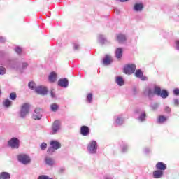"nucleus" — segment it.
I'll return each instance as SVG.
<instances>
[{
    "label": "nucleus",
    "instance_id": "nucleus-1",
    "mask_svg": "<svg viewBox=\"0 0 179 179\" xmlns=\"http://www.w3.org/2000/svg\"><path fill=\"white\" fill-rule=\"evenodd\" d=\"M144 94H145V96H148V97H152L154 94H157V96H161L162 99H166V97L169 96L167 90H162L161 87L159 86H155L154 92H152L150 87H145Z\"/></svg>",
    "mask_w": 179,
    "mask_h": 179
},
{
    "label": "nucleus",
    "instance_id": "nucleus-2",
    "mask_svg": "<svg viewBox=\"0 0 179 179\" xmlns=\"http://www.w3.org/2000/svg\"><path fill=\"white\" fill-rule=\"evenodd\" d=\"M30 112V104L28 103H24L22 105L21 110H20V117L21 118H25L27 115H29Z\"/></svg>",
    "mask_w": 179,
    "mask_h": 179
},
{
    "label": "nucleus",
    "instance_id": "nucleus-3",
    "mask_svg": "<svg viewBox=\"0 0 179 179\" xmlns=\"http://www.w3.org/2000/svg\"><path fill=\"white\" fill-rule=\"evenodd\" d=\"M28 64L27 62H23L22 67H19V62L17 61H10V68H13L14 69H17V71H22V69L27 68Z\"/></svg>",
    "mask_w": 179,
    "mask_h": 179
},
{
    "label": "nucleus",
    "instance_id": "nucleus-4",
    "mask_svg": "<svg viewBox=\"0 0 179 179\" xmlns=\"http://www.w3.org/2000/svg\"><path fill=\"white\" fill-rule=\"evenodd\" d=\"M17 158L20 162H22V164H30L31 161L30 156L27 154H19Z\"/></svg>",
    "mask_w": 179,
    "mask_h": 179
},
{
    "label": "nucleus",
    "instance_id": "nucleus-5",
    "mask_svg": "<svg viewBox=\"0 0 179 179\" xmlns=\"http://www.w3.org/2000/svg\"><path fill=\"white\" fill-rule=\"evenodd\" d=\"M98 149L97 143L95 141H92L87 145V150L90 153H96Z\"/></svg>",
    "mask_w": 179,
    "mask_h": 179
},
{
    "label": "nucleus",
    "instance_id": "nucleus-6",
    "mask_svg": "<svg viewBox=\"0 0 179 179\" xmlns=\"http://www.w3.org/2000/svg\"><path fill=\"white\" fill-rule=\"evenodd\" d=\"M136 69V66L135 64H128V65H125L124 68V72L130 75L131 73H134Z\"/></svg>",
    "mask_w": 179,
    "mask_h": 179
},
{
    "label": "nucleus",
    "instance_id": "nucleus-7",
    "mask_svg": "<svg viewBox=\"0 0 179 179\" xmlns=\"http://www.w3.org/2000/svg\"><path fill=\"white\" fill-rule=\"evenodd\" d=\"M8 146L12 148V149H18L20 146V141L17 138H12L10 141H8Z\"/></svg>",
    "mask_w": 179,
    "mask_h": 179
},
{
    "label": "nucleus",
    "instance_id": "nucleus-8",
    "mask_svg": "<svg viewBox=\"0 0 179 179\" xmlns=\"http://www.w3.org/2000/svg\"><path fill=\"white\" fill-rule=\"evenodd\" d=\"M43 110L42 108H35L34 113L33 114V119L36 120H41L43 117Z\"/></svg>",
    "mask_w": 179,
    "mask_h": 179
},
{
    "label": "nucleus",
    "instance_id": "nucleus-9",
    "mask_svg": "<svg viewBox=\"0 0 179 179\" xmlns=\"http://www.w3.org/2000/svg\"><path fill=\"white\" fill-rule=\"evenodd\" d=\"M60 127H61V124L59 121H55L52 127V131H50V134L55 135L56 134H57V132L60 129Z\"/></svg>",
    "mask_w": 179,
    "mask_h": 179
},
{
    "label": "nucleus",
    "instance_id": "nucleus-10",
    "mask_svg": "<svg viewBox=\"0 0 179 179\" xmlns=\"http://www.w3.org/2000/svg\"><path fill=\"white\" fill-rule=\"evenodd\" d=\"M35 92L38 93V94H47L48 89L45 86H38L36 87Z\"/></svg>",
    "mask_w": 179,
    "mask_h": 179
},
{
    "label": "nucleus",
    "instance_id": "nucleus-11",
    "mask_svg": "<svg viewBox=\"0 0 179 179\" xmlns=\"http://www.w3.org/2000/svg\"><path fill=\"white\" fill-rule=\"evenodd\" d=\"M80 133H81V135H83V136H87L88 135H90V131L89 127H86V126L81 127Z\"/></svg>",
    "mask_w": 179,
    "mask_h": 179
},
{
    "label": "nucleus",
    "instance_id": "nucleus-12",
    "mask_svg": "<svg viewBox=\"0 0 179 179\" xmlns=\"http://www.w3.org/2000/svg\"><path fill=\"white\" fill-rule=\"evenodd\" d=\"M136 76L137 78H140L142 80H147L148 78L147 76H145L141 71V69H137L135 72Z\"/></svg>",
    "mask_w": 179,
    "mask_h": 179
},
{
    "label": "nucleus",
    "instance_id": "nucleus-13",
    "mask_svg": "<svg viewBox=\"0 0 179 179\" xmlns=\"http://www.w3.org/2000/svg\"><path fill=\"white\" fill-rule=\"evenodd\" d=\"M156 168L157 169H159V171H162L164 174V171H165V169H166L167 165H166V164H164V162H159L157 163Z\"/></svg>",
    "mask_w": 179,
    "mask_h": 179
},
{
    "label": "nucleus",
    "instance_id": "nucleus-14",
    "mask_svg": "<svg viewBox=\"0 0 179 179\" xmlns=\"http://www.w3.org/2000/svg\"><path fill=\"white\" fill-rule=\"evenodd\" d=\"M50 146H53L54 152H55V150H57V149H60L61 143L57 142V141H52L50 142Z\"/></svg>",
    "mask_w": 179,
    "mask_h": 179
},
{
    "label": "nucleus",
    "instance_id": "nucleus-15",
    "mask_svg": "<svg viewBox=\"0 0 179 179\" xmlns=\"http://www.w3.org/2000/svg\"><path fill=\"white\" fill-rule=\"evenodd\" d=\"M58 85L63 87H67L69 85V80L66 78H64V79H59L58 82Z\"/></svg>",
    "mask_w": 179,
    "mask_h": 179
},
{
    "label": "nucleus",
    "instance_id": "nucleus-16",
    "mask_svg": "<svg viewBox=\"0 0 179 179\" xmlns=\"http://www.w3.org/2000/svg\"><path fill=\"white\" fill-rule=\"evenodd\" d=\"M163 175H164V172H162V171H160V169H157V171H154L153 172V176L154 178H162Z\"/></svg>",
    "mask_w": 179,
    "mask_h": 179
},
{
    "label": "nucleus",
    "instance_id": "nucleus-17",
    "mask_svg": "<svg viewBox=\"0 0 179 179\" xmlns=\"http://www.w3.org/2000/svg\"><path fill=\"white\" fill-rule=\"evenodd\" d=\"M10 172H0V179H10Z\"/></svg>",
    "mask_w": 179,
    "mask_h": 179
},
{
    "label": "nucleus",
    "instance_id": "nucleus-18",
    "mask_svg": "<svg viewBox=\"0 0 179 179\" xmlns=\"http://www.w3.org/2000/svg\"><path fill=\"white\" fill-rule=\"evenodd\" d=\"M57 73L56 72H50L48 76V80L50 82H55L57 80Z\"/></svg>",
    "mask_w": 179,
    "mask_h": 179
},
{
    "label": "nucleus",
    "instance_id": "nucleus-19",
    "mask_svg": "<svg viewBox=\"0 0 179 179\" xmlns=\"http://www.w3.org/2000/svg\"><path fill=\"white\" fill-rule=\"evenodd\" d=\"M126 39L125 35H122V34L117 35V41L119 42V43H123L125 42Z\"/></svg>",
    "mask_w": 179,
    "mask_h": 179
},
{
    "label": "nucleus",
    "instance_id": "nucleus-20",
    "mask_svg": "<svg viewBox=\"0 0 179 179\" xmlns=\"http://www.w3.org/2000/svg\"><path fill=\"white\" fill-rule=\"evenodd\" d=\"M111 62V57L110 55H106L103 58V64L105 65H108Z\"/></svg>",
    "mask_w": 179,
    "mask_h": 179
},
{
    "label": "nucleus",
    "instance_id": "nucleus-21",
    "mask_svg": "<svg viewBox=\"0 0 179 179\" xmlns=\"http://www.w3.org/2000/svg\"><path fill=\"white\" fill-rule=\"evenodd\" d=\"M116 83L119 85V86H122L124 83V80L122 76H117L116 77Z\"/></svg>",
    "mask_w": 179,
    "mask_h": 179
},
{
    "label": "nucleus",
    "instance_id": "nucleus-22",
    "mask_svg": "<svg viewBox=\"0 0 179 179\" xmlns=\"http://www.w3.org/2000/svg\"><path fill=\"white\" fill-rule=\"evenodd\" d=\"M122 48H117L116 49V51H115V56L117 58L120 59L121 58L122 55Z\"/></svg>",
    "mask_w": 179,
    "mask_h": 179
},
{
    "label": "nucleus",
    "instance_id": "nucleus-23",
    "mask_svg": "<svg viewBox=\"0 0 179 179\" xmlns=\"http://www.w3.org/2000/svg\"><path fill=\"white\" fill-rule=\"evenodd\" d=\"M45 161L48 165H54L55 164L53 158H51L50 157H45Z\"/></svg>",
    "mask_w": 179,
    "mask_h": 179
},
{
    "label": "nucleus",
    "instance_id": "nucleus-24",
    "mask_svg": "<svg viewBox=\"0 0 179 179\" xmlns=\"http://www.w3.org/2000/svg\"><path fill=\"white\" fill-rule=\"evenodd\" d=\"M143 8V4L142 3H136L134 6L135 11H142Z\"/></svg>",
    "mask_w": 179,
    "mask_h": 179
},
{
    "label": "nucleus",
    "instance_id": "nucleus-25",
    "mask_svg": "<svg viewBox=\"0 0 179 179\" xmlns=\"http://www.w3.org/2000/svg\"><path fill=\"white\" fill-rule=\"evenodd\" d=\"M3 105L4 107H10L12 106V101L7 99L3 101Z\"/></svg>",
    "mask_w": 179,
    "mask_h": 179
},
{
    "label": "nucleus",
    "instance_id": "nucleus-26",
    "mask_svg": "<svg viewBox=\"0 0 179 179\" xmlns=\"http://www.w3.org/2000/svg\"><path fill=\"white\" fill-rule=\"evenodd\" d=\"M98 41L100 43H106V39L105 38V36H103V35H99L98 37Z\"/></svg>",
    "mask_w": 179,
    "mask_h": 179
},
{
    "label": "nucleus",
    "instance_id": "nucleus-27",
    "mask_svg": "<svg viewBox=\"0 0 179 179\" xmlns=\"http://www.w3.org/2000/svg\"><path fill=\"white\" fill-rule=\"evenodd\" d=\"M166 120H167L166 117H164V115H161L158 118V122H159V124H163L164 122H165V121H166Z\"/></svg>",
    "mask_w": 179,
    "mask_h": 179
},
{
    "label": "nucleus",
    "instance_id": "nucleus-28",
    "mask_svg": "<svg viewBox=\"0 0 179 179\" xmlns=\"http://www.w3.org/2000/svg\"><path fill=\"white\" fill-rule=\"evenodd\" d=\"M145 118H146V114H145V111H141V113L140 117H138V120L140 121H145Z\"/></svg>",
    "mask_w": 179,
    "mask_h": 179
},
{
    "label": "nucleus",
    "instance_id": "nucleus-29",
    "mask_svg": "<svg viewBox=\"0 0 179 179\" xmlns=\"http://www.w3.org/2000/svg\"><path fill=\"white\" fill-rule=\"evenodd\" d=\"M124 122V120L122 118V117H117V118L116 119V124L117 125H122Z\"/></svg>",
    "mask_w": 179,
    "mask_h": 179
},
{
    "label": "nucleus",
    "instance_id": "nucleus-30",
    "mask_svg": "<svg viewBox=\"0 0 179 179\" xmlns=\"http://www.w3.org/2000/svg\"><path fill=\"white\" fill-rule=\"evenodd\" d=\"M54 145H51V147H48L47 150V153L48 154H52L54 153Z\"/></svg>",
    "mask_w": 179,
    "mask_h": 179
},
{
    "label": "nucleus",
    "instance_id": "nucleus-31",
    "mask_svg": "<svg viewBox=\"0 0 179 179\" xmlns=\"http://www.w3.org/2000/svg\"><path fill=\"white\" fill-rule=\"evenodd\" d=\"M50 109L52 111H57L58 110L57 104H52L50 106Z\"/></svg>",
    "mask_w": 179,
    "mask_h": 179
},
{
    "label": "nucleus",
    "instance_id": "nucleus-32",
    "mask_svg": "<svg viewBox=\"0 0 179 179\" xmlns=\"http://www.w3.org/2000/svg\"><path fill=\"white\" fill-rule=\"evenodd\" d=\"M28 86L30 89H36V83H34V82H29Z\"/></svg>",
    "mask_w": 179,
    "mask_h": 179
},
{
    "label": "nucleus",
    "instance_id": "nucleus-33",
    "mask_svg": "<svg viewBox=\"0 0 179 179\" xmlns=\"http://www.w3.org/2000/svg\"><path fill=\"white\" fill-rule=\"evenodd\" d=\"M87 99L89 103H92L93 100V95L92 94V93H89V94H87Z\"/></svg>",
    "mask_w": 179,
    "mask_h": 179
},
{
    "label": "nucleus",
    "instance_id": "nucleus-34",
    "mask_svg": "<svg viewBox=\"0 0 179 179\" xmlns=\"http://www.w3.org/2000/svg\"><path fill=\"white\" fill-rule=\"evenodd\" d=\"M47 146H48L47 143H43L41 144L40 148H41V150H45V149H47Z\"/></svg>",
    "mask_w": 179,
    "mask_h": 179
},
{
    "label": "nucleus",
    "instance_id": "nucleus-35",
    "mask_svg": "<svg viewBox=\"0 0 179 179\" xmlns=\"http://www.w3.org/2000/svg\"><path fill=\"white\" fill-rule=\"evenodd\" d=\"M6 73L5 66H0V75H4Z\"/></svg>",
    "mask_w": 179,
    "mask_h": 179
},
{
    "label": "nucleus",
    "instance_id": "nucleus-36",
    "mask_svg": "<svg viewBox=\"0 0 179 179\" xmlns=\"http://www.w3.org/2000/svg\"><path fill=\"white\" fill-rule=\"evenodd\" d=\"M16 97H17L16 93L10 94V99H11V100H15Z\"/></svg>",
    "mask_w": 179,
    "mask_h": 179
},
{
    "label": "nucleus",
    "instance_id": "nucleus-37",
    "mask_svg": "<svg viewBox=\"0 0 179 179\" xmlns=\"http://www.w3.org/2000/svg\"><path fill=\"white\" fill-rule=\"evenodd\" d=\"M38 179H48V176L47 175H40Z\"/></svg>",
    "mask_w": 179,
    "mask_h": 179
},
{
    "label": "nucleus",
    "instance_id": "nucleus-38",
    "mask_svg": "<svg viewBox=\"0 0 179 179\" xmlns=\"http://www.w3.org/2000/svg\"><path fill=\"white\" fill-rule=\"evenodd\" d=\"M15 51H16V52H17V54H20V52H22V50L21 48H16Z\"/></svg>",
    "mask_w": 179,
    "mask_h": 179
},
{
    "label": "nucleus",
    "instance_id": "nucleus-39",
    "mask_svg": "<svg viewBox=\"0 0 179 179\" xmlns=\"http://www.w3.org/2000/svg\"><path fill=\"white\" fill-rule=\"evenodd\" d=\"M173 93H174V94L178 95L179 94V89H174Z\"/></svg>",
    "mask_w": 179,
    "mask_h": 179
},
{
    "label": "nucleus",
    "instance_id": "nucleus-40",
    "mask_svg": "<svg viewBox=\"0 0 179 179\" xmlns=\"http://www.w3.org/2000/svg\"><path fill=\"white\" fill-rule=\"evenodd\" d=\"M174 104H175V106H179V100H178V99H176L174 100Z\"/></svg>",
    "mask_w": 179,
    "mask_h": 179
},
{
    "label": "nucleus",
    "instance_id": "nucleus-41",
    "mask_svg": "<svg viewBox=\"0 0 179 179\" xmlns=\"http://www.w3.org/2000/svg\"><path fill=\"white\" fill-rule=\"evenodd\" d=\"M50 94H51L52 97H53V98L56 97V94L53 90H51Z\"/></svg>",
    "mask_w": 179,
    "mask_h": 179
},
{
    "label": "nucleus",
    "instance_id": "nucleus-42",
    "mask_svg": "<svg viewBox=\"0 0 179 179\" xmlns=\"http://www.w3.org/2000/svg\"><path fill=\"white\" fill-rule=\"evenodd\" d=\"M80 48V45H78V43L74 44V49L75 50H78Z\"/></svg>",
    "mask_w": 179,
    "mask_h": 179
},
{
    "label": "nucleus",
    "instance_id": "nucleus-43",
    "mask_svg": "<svg viewBox=\"0 0 179 179\" xmlns=\"http://www.w3.org/2000/svg\"><path fill=\"white\" fill-rule=\"evenodd\" d=\"M176 48L177 50H179V41H176Z\"/></svg>",
    "mask_w": 179,
    "mask_h": 179
},
{
    "label": "nucleus",
    "instance_id": "nucleus-44",
    "mask_svg": "<svg viewBox=\"0 0 179 179\" xmlns=\"http://www.w3.org/2000/svg\"><path fill=\"white\" fill-rule=\"evenodd\" d=\"M0 42H1V43L6 42L5 38H2L0 36Z\"/></svg>",
    "mask_w": 179,
    "mask_h": 179
},
{
    "label": "nucleus",
    "instance_id": "nucleus-45",
    "mask_svg": "<svg viewBox=\"0 0 179 179\" xmlns=\"http://www.w3.org/2000/svg\"><path fill=\"white\" fill-rule=\"evenodd\" d=\"M165 111H166V113H169L171 111L170 107H166Z\"/></svg>",
    "mask_w": 179,
    "mask_h": 179
},
{
    "label": "nucleus",
    "instance_id": "nucleus-46",
    "mask_svg": "<svg viewBox=\"0 0 179 179\" xmlns=\"http://www.w3.org/2000/svg\"><path fill=\"white\" fill-rule=\"evenodd\" d=\"M127 149V147H126V145H123L122 152H126Z\"/></svg>",
    "mask_w": 179,
    "mask_h": 179
},
{
    "label": "nucleus",
    "instance_id": "nucleus-47",
    "mask_svg": "<svg viewBox=\"0 0 179 179\" xmlns=\"http://www.w3.org/2000/svg\"><path fill=\"white\" fill-rule=\"evenodd\" d=\"M158 107V104H155L154 106H152L153 108H157Z\"/></svg>",
    "mask_w": 179,
    "mask_h": 179
},
{
    "label": "nucleus",
    "instance_id": "nucleus-48",
    "mask_svg": "<svg viewBox=\"0 0 179 179\" xmlns=\"http://www.w3.org/2000/svg\"><path fill=\"white\" fill-rule=\"evenodd\" d=\"M0 64H1V65H3L6 64L5 61H0Z\"/></svg>",
    "mask_w": 179,
    "mask_h": 179
},
{
    "label": "nucleus",
    "instance_id": "nucleus-49",
    "mask_svg": "<svg viewBox=\"0 0 179 179\" xmlns=\"http://www.w3.org/2000/svg\"><path fill=\"white\" fill-rule=\"evenodd\" d=\"M48 179H52V178H50L49 176H48Z\"/></svg>",
    "mask_w": 179,
    "mask_h": 179
},
{
    "label": "nucleus",
    "instance_id": "nucleus-50",
    "mask_svg": "<svg viewBox=\"0 0 179 179\" xmlns=\"http://www.w3.org/2000/svg\"><path fill=\"white\" fill-rule=\"evenodd\" d=\"M0 94H1V90H0Z\"/></svg>",
    "mask_w": 179,
    "mask_h": 179
}]
</instances>
